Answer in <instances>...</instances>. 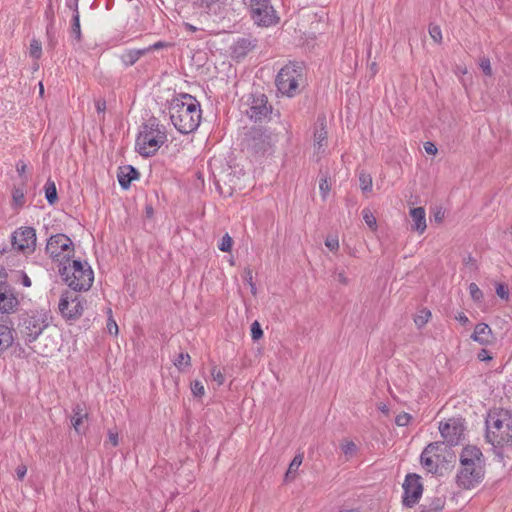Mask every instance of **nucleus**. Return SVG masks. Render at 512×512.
Returning a JSON list of instances; mask_svg holds the SVG:
<instances>
[{"instance_id": "nucleus-1", "label": "nucleus", "mask_w": 512, "mask_h": 512, "mask_svg": "<svg viewBox=\"0 0 512 512\" xmlns=\"http://www.w3.org/2000/svg\"><path fill=\"white\" fill-rule=\"evenodd\" d=\"M201 106L190 94H180L169 105L170 120L181 134L194 132L201 122Z\"/></svg>"}, {"instance_id": "nucleus-2", "label": "nucleus", "mask_w": 512, "mask_h": 512, "mask_svg": "<svg viewBox=\"0 0 512 512\" xmlns=\"http://www.w3.org/2000/svg\"><path fill=\"white\" fill-rule=\"evenodd\" d=\"M485 427L486 441L494 447L495 453L502 457V452L497 450L512 445V412L503 408L490 410Z\"/></svg>"}, {"instance_id": "nucleus-3", "label": "nucleus", "mask_w": 512, "mask_h": 512, "mask_svg": "<svg viewBox=\"0 0 512 512\" xmlns=\"http://www.w3.org/2000/svg\"><path fill=\"white\" fill-rule=\"evenodd\" d=\"M58 272L63 281L75 292L87 291L94 281V272L87 261L66 258L63 264L58 265Z\"/></svg>"}, {"instance_id": "nucleus-4", "label": "nucleus", "mask_w": 512, "mask_h": 512, "mask_svg": "<svg viewBox=\"0 0 512 512\" xmlns=\"http://www.w3.org/2000/svg\"><path fill=\"white\" fill-rule=\"evenodd\" d=\"M167 141L166 127L152 116L141 125L136 138V150L144 157L153 156Z\"/></svg>"}, {"instance_id": "nucleus-5", "label": "nucleus", "mask_w": 512, "mask_h": 512, "mask_svg": "<svg viewBox=\"0 0 512 512\" xmlns=\"http://www.w3.org/2000/svg\"><path fill=\"white\" fill-rule=\"evenodd\" d=\"M50 325L49 311L31 309L19 315L17 329L26 345L35 342Z\"/></svg>"}, {"instance_id": "nucleus-6", "label": "nucleus", "mask_w": 512, "mask_h": 512, "mask_svg": "<svg viewBox=\"0 0 512 512\" xmlns=\"http://www.w3.org/2000/svg\"><path fill=\"white\" fill-rule=\"evenodd\" d=\"M305 67L302 62H290L280 69L276 76V86L280 93L294 97L300 93V86H304Z\"/></svg>"}, {"instance_id": "nucleus-7", "label": "nucleus", "mask_w": 512, "mask_h": 512, "mask_svg": "<svg viewBox=\"0 0 512 512\" xmlns=\"http://www.w3.org/2000/svg\"><path fill=\"white\" fill-rule=\"evenodd\" d=\"M253 22L260 27H269L279 23L280 18L271 0H244Z\"/></svg>"}, {"instance_id": "nucleus-8", "label": "nucleus", "mask_w": 512, "mask_h": 512, "mask_svg": "<svg viewBox=\"0 0 512 512\" xmlns=\"http://www.w3.org/2000/svg\"><path fill=\"white\" fill-rule=\"evenodd\" d=\"M45 250L58 265L63 264L66 258L74 257L75 252L72 240L63 233L50 236Z\"/></svg>"}, {"instance_id": "nucleus-9", "label": "nucleus", "mask_w": 512, "mask_h": 512, "mask_svg": "<svg viewBox=\"0 0 512 512\" xmlns=\"http://www.w3.org/2000/svg\"><path fill=\"white\" fill-rule=\"evenodd\" d=\"M271 146V136L266 129L252 127L245 133L244 149L251 155H263Z\"/></svg>"}, {"instance_id": "nucleus-10", "label": "nucleus", "mask_w": 512, "mask_h": 512, "mask_svg": "<svg viewBox=\"0 0 512 512\" xmlns=\"http://www.w3.org/2000/svg\"><path fill=\"white\" fill-rule=\"evenodd\" d=\"M85 303L84 298L75 291L66 290L60 297L58 308L66 320H77L83 314Z\"/></svg>"}, {"instance_id": "nucleus-11", "label": "nucleus", "mask_w": 512, "mask_h": 512, "mask_svg": "<svg viewBox=\"0 0 512 512\" xmlns=\"http://www.w3.org/2000/svg\"><path fill=\"white\" fill-rule=\"evenodd\" d=\"M36 230L33 227H21L11 236L13 249L23 254H31L36 248Z\"/></svg>"}, {"instance_id": "nucleus-12", "label": "nucleus", "mask_w": 512, "mask_h": 512, "mask_svg": "<svg viewBox=\"0 0 512 512\" xmlns=\"http://www.w3.org/2000/svg\"><path fill=\"white\" fill-rule=\"evenodd\" d=\"M402 487L404 490L402 498L403 505L408 508L414 507L419 502L423 493L421 477L415 473L407 474Z\"/></svg>"}, {"instance_id": "nucleus-13", "label": "nucleus", "mask_w": 512, "mask_h": 512, "mask_svg": "<svg viewBox=\"0 0 512 512\" xmlns=\"http://www.w3.org/2000/svg\"><path fill=\"white\" fill-rule=\"evenodd\" d=\"M484 477L482 464L462 466L456 475V483L462 489H471L479 484Z\"/></svg>"}, {"instance_id": "nucleus-14", "label": "nucleus", "mask_w": 512, "mask_h": 512, "mask_svg": "<svg viewBox=\"0 0 512 512\" xmlns=\"http://www.w3.org/2000/svg\"><path fill=\"white\" fill-rule=\"evenodd\" d=\"M439 431L444 439V441H442L444 447H452L460 444L463 437L464 425L460 420L452 418L447 422H440Z\"/></svg>"}, {"instance_id": "nucleus-15", "label": "nucleus", "mask_w": 512, "mask_h": 512, "mask_svg": "<svg viewBox=\"0 0 512 512\" xmlns=\"http://www.w3.org/2000/svg\"><path fill=\"white\" fill-rule=\"evenodd\" d=\"M20 300L15 288L6 281L0 282V314H14L18 311Z\"/></svg>"}, {"instance_id": "nucleus-16", "label": "nucleus", "mask_w": 512, "mask_h": 512, "mask_svg": "<svg viewBox=\"0 0 512 512\" xmlns=\"http://www.w3.org/2000/svg\"><path fill=\"white\" fill-rule=\"evenodd\" d=\"M258 46L257 38L252 35H243L234 40L230 46V55L236 61L243 60Z\"/></svg>"}, {"instance_id": "nucleus-17", "label": "nucleus", "mask_w": 512, "mask_h": 512, "mask_svg": "<svg viewBox=\"0 0 512 512\" xmlns=\"http://www.w3.org/2000/svg\"><path fill=\"white\" fill-rule=\"evenodd\" d=\"M272 113V106L268 105L267 96L264 94H259L253 96V100L247 110V115L250 119L257 121H263L269 118V115Z\"/></svg>"}, {"instance_id": "nucleus-18", "label": "nucleus", "mask_w": 512, "mask_h": 512, "mask_svg": "<svg viewBox=\"0 0 512 512\" xmlns=\"http://www.w3.org/2000/svg\"><path fill=\"white\" fill-rule=\"evenodd\" d=\"M313 142L315 154L320 155L325 152L328 145L327 120L325 115H319L314 125Z\"/></svg>"}, {"instance_id": "nucleus-19", "label": "nucleus", "mask_w": 512, "mask_h": 512, "mask_svg": "<svg viewBox=\"0 0 512 512\" xmlns=\"http://www.w3.org/2000/svg\"><path fill=\"white\" fill-rule=\"evenodd\" d=\"M444 447L443 442H432L428 444L421 453L420 462L422 466L430 473H436L438 471L437 460H433L434 448Z\"/></svg>"}, {"instance_id": "nucleus-20", "label": "nucleus", "mask_w": 512, "mask_h": 512, "mask_svg": "<svg viewBox=\"0 0 512 512\" xmlns=\"http://www.w3.org/2000/svg\"><path fill=\"white\" fill-rule=\"evenodd\" d=\"M483 454L476 446L468 445L463 448L460 455L461 466H471L472 464H482Z\"/></svg>"}, {"instance_id": "nucleus-21", "label": "nucleus", "mask_w": 512, "mask_h": 512, "mask_svg": "<svg viewBox=\"0 0 512 512\" xmlns=\"http://www.w3.org/2000/svg\"><path fill=\"white\" fill-rule=\"evenodd\" d=\"M471 339L481 345L487 346L493 343L494 336L488 324L479 323L475 326Z\"/></svg>"}, {"instance_id": "nucleus-22", "label": "nucleus", "mask_w": 512, "mask_h": 512, "mask_svg": "<svg viewBox=\"0 0 512 512\" xmlns=\"http://www.w3.org/2000/svg\"><path fill=\"white\" fill-rule=\"evenodd\" d=\"M139 176V171L131 165L119 167V171L117 173L118 182L124 190H127L130 187L131 182L138 179Z\"/></svg>"}, {"instance_id": "nucleus-23", "label": "nucleus", "mask_w": 512, "mask_h": 512, "mask_svg": "<svg viewBox=\"0 0 512 512\" xmlns=\"http://www.w3.org/2000/svg\"><path fill=\"white\" fill-rule=\"evenodd\" d=\"M88 419V413L84 410L81 404H76L72 408L71 424L78 434H85L86 427L84 421Z\"/></svg>"}, {"instance_id": "nucleus-24", "label": "nucleus", "mask_w": 512, "mask_h": 512, "mask_svg": "<svg viewBox=\"0 0 512 512\" xmlns=\"http://www.w3.org/2000/svg\"><path fill=\"white\" fill-rule=\"evenodd\" d=\"M410 216L414 222L412 229L422 234L426 228L425 209L423 207H416L410 210Z\"/></svg>"}, {"instance_id": "nucleus-25", "label": "nucleus", "mask_w": 512, "mask_h": 512, "mask_svg": "<svg viewBox=\"0 0 512 512\" xmlns=\"http://www.w3.org/2000/svg\"><path fill=\"white\" fill-rule=\"evenodd\" d=\"M13 341V329L7 325L0 324V354L11 347Z\"/></svg>"}, {"instance_id": "nucleus-26", "label": "nucleus", "mask_w": 512, "mask_h": 512, "mask_svg": "<svg viewBox=\"0 0 512 512\" xmlns=\"http://www.w3.org/2000/svg\"><path fill=\"white\" fill-rule=\"evenodd\" d=\"M147 50L144 49H133L127 50L121 55V61L128 67L134 65L141 56L145 55Z\"/></svg>"}, {"instance_id": "nucleus-27", "label": "nucleus", "mask_w": 512, "mask_h": 512, "mask_svg": "<svg viewBox=\"0 0 512 512\" xmlns=\"http://www.w3.org/2000/svg\"><path fill=\"white\" fill-rule=\"evenodd\" d=\"M304 455L303 453H298L294 456L291 463L289 464L288 470L285 474L286 481H292L296 477V472L299 469L300 465L303 462Z\"/></svg>"}, {"instance_id": "nucleus-28", "label": "nucleus", "mask_w": 512, "mask_h": 512, "mask_svg": "<svg viewBox=\"0 0 512 512\" xmlns=\"http://www.w3.org/2000/svg\"><path fill=\"white\" fill-rule=\"evenodd\" d=\"M445 501L440 497H435L429 503L422 504L418 512H440L444 508Z\"/></svg>"}, {"instance_id": "nucleus-29", "label": "nucleus", "mask_w": 512, "mask_h": 512, "mask_svg": "<svg viewBox=\"0 0 512 512\" xmlns=\"http://www.w3.org/2000/svg\"><path fill=\"white\" fill-rule=\"evenodd\" d=\"M44 188H45V198H46L47 202L50 205L55 204L58 201V194H57L55 182L49 178L47 180Z\"/></svg>"}, {"instance_id": "nucleus-30", "label": "nucleus", "mask_w": 512, "mask_h": 512, "mask_svg": "<svg viewBox=\"0 0 512 512\" xmlns=\"http://www.w3.org/2000/svg\"><path fill=\"white\" fill-rule=\"evenodd\" d=\"M226 0H195V5L199 8L205 9L207 11H216L222 5H224Z\"/></svg>"}, {"instance_id": "nucleus-31", "label": "nucleus", "mask_w": 512, "mask_h": 512, "mask_svg": "<svg viewBox=\"0 0 512 512\" xmlns=\"http://www.w3.org/2000/svg\"><path fill=\"white\" fill-rule=\"evenodd\" d=\"M12 202L16 208H21L25 204V191L23 187H14L12 191Z\"/></svg>"}, {"instance_id": "nucleus-32", "label": "nucleus", "mask_w": 512, "mask_h": 512, "mask_svg": "<svg viewBox=\"0 0 512 512\" xmlns=\"http://www.w3.org/2000/svg\"><path fill=\"white\" fill-rule=\"evenodd\" d=\"M372 177L369 173L361 172L359 174V185L363 193L372 191Z\"/></svg>"}, {"instance_id": "nucleus-33", "label": "nucleus", "mask_w": 512, "mask_h": 512, "mask_svg": "<svg viewBox=\"0 0 512 512\" xmlns=\"http://www.w3.org/2000/svg\"><path fill=\"white\" fill-rule=\"evenodd\" d=\"M71 34L80 42L82 39L81 27H80V14H73L71 20Z\"/></svg>"}, {"instance_id": "nucleus-34", "label": "nucleus", "mask_w": 512, "mask_h": 512, "mask_svg": "<svg viewBox=\"0 0 512 512\" xmlns=\"http://www.w3.org/2000/svg\"><path fill=\"white\" fill-rule=\"evenodd\" d=\"M174 365L178 370H183L191 366V357L188 353H180L174 361Z\"/></svg>"}, {"instance_id": "nucleus-35", "label": "nucleus", "mask_w": 512, "mask_h": 512, "mask_svg": "<svg viewBox=\"0 0 512 512\" xmlns=\"http://www.w3.org/2000/svg\"><path fill=\"white\" fill-rule=\"evenodd\" d=\"M431 317V312L428 309H422L419 311V313L414 318V322L418 328H422L426 325L428 320Z\"/></svg>"}, {"instance_id": "nucleus-36", "label": "nucleus", "mask_w": 512, "mask_h": 512, "mask_svg": "<svg viewBox=\"0 0 512 512\" xmlns=\"http://www.w3.org/2000/svg\"><path fill=\"white\" fill-rule=\"evenodd\" d=\"M233 240L232 237L226 233L222 239L221 242L218 245L219 250L222 252H230L232 249Z\"/></svg>"}, {"instance_id": "nucleus-37", "label": "nucleus", "mask_w": 512, "mask_h": 512, "mask_svg": "<svg viewBox=\"0 0 512 512\" xmlns=\"http://www.w3.org/2000/svg\"><path fill=\"white\" fill-rule=\"evenodd\" d=\"M41 54H42L41 43L38 40L33 39L30 42V55L35 59H39L41 57Z\"/></svg>"}, {"instance_id": "nucleus-38", "label": "nucleus", "mask_w": 512, "mask_h": 512, "mask_svg": "<svg viewBox=\"0 0 512 512\" xmlns=\"http://www.w3.org/2000/svg\"><path fill=\"white\" fill-rule=\"evenodd\" d=\"M251 337L254 341H257L263 337V330L258 321H254L251 324Z\"/></svg>"}, {"instance_id": "nucleus-39", "label": "nucleus", "mask_w": 512, "mask_h": 512, "mask_svg": "<svg viewBox=\"0 0 512 512\" xmlns=\"http://www.w3.org/2000/svg\"><path fill=\"white\" fill-rule=\"evenodd\" d=\"M429 35L436 43H441L442 41V32L441 28L438 25H430L429 26Z\"/></svg>"}, {"instance_id": "nucleus-40", "label": "nucleus", "mask_w": 512, "mask_h": 512, "mask_svg": "<svg viewBox=\"0 0 512 512\" xmlns=\"http://www.w3.org/2000/svg\"><path fill=\"white\" fill-rule=\"evenodd\" d=\"M363 219L365 223L369 226L371 229H375L377 226L376 218L373 216V214L368 209H364L362 211Z\"/></svg>"}, {"instance_id": "nucleus-41", "label": "nucleus", "mask_w": 512, "mask_h": 512, "mask_svg": "<svg viewBox=\"0 0 512 512\" xmlns=\"http://www.w3.org/2000/svg\"><path fill=\"white\" fill-rule=\"evenodd\" d=\"M412 419V416L409 413L403 412L396 416L395 423L398 426L404 427L407 426Z\"/></svg>"}, {"instance_id": "nucleus-42", "label": "nucleus", "mask_w": 512, "mask_h": 512, "mask_svg": "<svg viewBox=\"0 0 512 512\" xmlns=\"http://www.w3.org/2000/svg\"><path fill=\"white\" fill-rule=\"evenodd\" d=\"M191 391L195 397H202L205 393L203 384L198 380L191 383Z\"/></svg>"}, {"instance_id": "nucleus-43", "label": "nucleus", "mask_w": 512, "mask_h": 512, "mask_svg": "<svg viewBox=\"0 0 512 512\" xmlns=\"http://www.w3.org/2000/svg\"><path fill=\"white\" fill-rule=\"evenodd\" d=\"M211 376L215 382H217L218 386L223 385L225 381L224 374L221 372L220 369L217 368V366H213L211 369Z\"/></svg>"}, {"instance_id": "nucleus-44", "label": "nucleus", "mask_w": 512, "mask_h": 512, "mask_svg": "<svg viewBox=\"0 0 512 512\" xmlns=\"http://www.w3.org/2000/svg\"><path fill=\"white\" fill-rule=\"evenodd\" d=\"M469 292H470L471 298L474 301H480L483 298L482 291L475 283H471L469 285Z\"/></svg>"}, {"instance_id": "nucleus-45", "label": "nucleus", "mask_w": 512, "mask_h": 512, "mask_svg": "<svg viewBox=\"0 0 512 512\" xmlns=\"http://www.w3.org/2000/svg\"><path fill=\"white\" fill-rule=\"evenodd\" d=\"M341 449L346 456H352L356 452L357 446L353 441H347L341 445Z\"/></svg>"}, {"instance_id": "nucleus-46", "label": "nucleus", "mask_w": 512, "mask_h": 512, "mask_svg": "<svg viewBox=\"0 0 512 512\" xmlns=\"http://www.w3.org/2000/svg\"><path fill=\"white\" fill-rule=\"evenodd\" d=\"M325 246L331 251H337L339 248V240L336 236H328L325 240Z\"/></svg>"}, {"instance_id": "nucleus-47", "label": "nucleus", "mask_w": 512, "mask_h": 512, "mask_svg": "<svg viewBox=\"0 0 512 512\" xmlns=\"http://www.w3.org/2000/svg\"><path fill=\"white\" fill-rule=\"evenodd\" d=\"M496 294L501 298L508 300L509 299V290L508 287L502 283L496 284Z\"/></svg>"}, {"instance_id": "nucleus-48", "label": "nucleus", "mask_w": 512, "mask_h": 512, "mask_svg": "<svg viewBox=\"0 0 512 512\" xmlns=\"http://www.w3.org/2000/svg\"><path fill=\"white\" fill-rule=\"evenodd\" d=\"M480 68L485 75L492 76L493 73L489 58L484 57L480 60Z\"/></svg>"}, {"instance_id": "nucleus-49", "label": "nucleus", "mask_w": 512, "mask_h": 512, "mask_svg": "<svg viewBox=\"0 0 512 512\" xmlns=\"http://www.w3.org/2000/svg\"><path fill=\"white\" fill-rule=\"evenodd\" d=\"M111 313H112V311H111V309H109L110 317L108 318V321H107V330L110 334L117 335L118 334V325L115 322V320L112 318Z\"/></svg>"}, {"instance_id": "nucleus-50", "label": "nucleus", "mask_w": 512, "mask_h": 512, "mask_svg": "<svg viewBox=\"0 0 512 512\" xmlns=\"http://www.w3.org/2000/svg\"><path fill=\"white\" fill-rule=\"evenodd\" d=\"M15 473L17 478L22 481L27 473V466L25 464H20L15 469Z\"/></svg>"}, {"instance_id": "nucleus-51", "label": "nucleus", "mask_w": 512, "mask_h": 512, "mask_svg": "<svg viewBox=\"0 0 512 512\" xmlns=\"http://www.w3.org/2000/svg\"><path fill=\"white\" fill-rule=\"evenodd\" d=\"M319 188H320V191L322 193L323 198H325L326 195L328 194V192L330 191V188H329V185H328V182H327L326 178H322L320 180Z\"/></svg>"}, {"instance_id": "nucleus-52", "label": "nucleus", "mask_w": 512, "mask_h": 512, "mask_svg": "<svg viewBox=\"0 0 512 512\" xmlns=\"http://www.w3.org/2000/svg\"><path fill=\"white\" fill-rule=\"evenodd\" d=\"M478 360L480 361H490L492 360V356L489 351L486 349H481L477 355Z\"/></svg>"}, {"instance_id": "nucleus-53", "label": "nucleus", "mask_w": 512, "mask_h": 512, "mask_svg": "<svg viewBox=\"0 0 512 512\" xmlns=\"http://www.w3.org/2000/svg\"><path fill=\"white\" fill-rule=\"evenodd\" d=\"M66 6L73 11V14H79L78 0H66Z\"/></svg>"}, {"instance_id": "nucleus-54", "label": "nucleus", "mask_w": 512, "mask_h": 512, "mask_svg": "<svg viewBox=\"0 0 512 512\" xmlns=\"http://www.w3.org/2000/svg\"><path fill=\"white\" fill-rule=\"evenodd\" d=\"M95 107L98 113H103L106 110V101L104 99H98L95 101Z\"/></svg>"}, {"instance_id": "nucleus-55", "label": "nucleus", "mask_w": 512, "mask_h": 512, "mask_svg": "<svg viewBox=\"0 0 512 512\" xmlns=\"http://www.w3.org/2000/svg\"><path fill=\"white\" fill-rule=\"evenodd\" d=\"M424 148L428 154H436L437 153V147L432 142H426L424 144Z\"/></svg>"}, {"instance_id": "nucleus-56", "label": "nucleus", "mask_w": 512, "mask_h": 512, "mask_svg": "<svg viewBox=\"0 0 512 512\" xmlns=\"http://www.w3.org/2000/svg\"><path fill=\"white\" fill-rule=\"evenodd\" d=\"M27 165L23 161H19L16 165L17 172L20 177H24Z\"/></svg>"}, {"instance_id": "nucleus-57", "label": "nucleus", "mask_w": 512, "mask_h": 512, "mask_svg": "<svg viewBox=\"0 0 512 512\" xmlns=\"http://www.w3.org/2000/svg\"><path fill=\"white\" fill-rule=\"evenodd\" d=\"M336 279L339 283L343 285H347L349 283V279L347 278L343 271L337 273Z\"/></svg>"}, {"instance_id": "nucleus-58", "label": "nucleus", "mask_w": 512, "mask_h": 512, "mask_svg": "<svg viewBox=\"0 0 512 512\" xmlns=\"http://www.w3.org/2000/svg\"><path fill=\"white\" fill-rule=\"evenodd\" d=\"M108 436H109V440H110L111 444H112L114 447L118 446V444H119V441H118V434H117V433H114V432H112V431H109Z\"/></svg>"}, {"instance_id": "nucleus-59", "label": "nucleus", "mask_w": 512, "mask_h": 512, "mask_svg": "<svg viewBox=\"0 0 512 512\" xmlns=\"http://www.w3.org/2000/svg\"><path fill=\"white\" fill-rule=\"evenodd\" d=\"M456 320L459 321L462 325H467L469 323L468 317L463 312L458 313Z\"/></svg>"}, {"instance_id": "nucleus-60", "label": "nucleus", "mask_w": 512, "mask_h": 512, "mask_svg": "<svg viewBox=\"0 0 512 512\" xmlns=\"http://www.w3.org/2000/svg\"><path fill=\"white\" fill-rule=\"evenodd\" d=\"M166 46V43L165 42H162V41H158L156 43H154L153 45L149 46L148 48H146L145 50L148 51H151V50H158L160 48H163Z\"/></svg>"}, {"instance_id": "nucleus-61", "label": "nucleus", "mask_w": 512, "mask_h": 512, "mask_svg": "<svg viewBox=\"0 0 512 512\" xmlns=\"http://www.w3.org/2000/svg\"><path fill=\"white\" fill-rule=\"evenodd\" d=\"M21 283L25 287H30L31 286V280L28 277V275L26 273H24V272H21Z\"/></svg>"}, {"instance_id": "nucleus-62", "label": "nucleus", "mask_w": 512, "mask_h": 512, "mask_svg": "<svg viewBox=\"0 0 512 512\" xmlns=\"http://www.w3.org/2000/svg\"><path fill=\"white\" fill-rule=\"evenodd\" d=\"M246 278L249 280L250 282V285H251V288H252V292H254L255 290V285L252 283V272L251 270H247L246 271Z\"/></svg>"}, {"instance_id": "nucleus-63", "label": "nucleus", "mask_w": 512, "mask_h": 512, "mask_svg": "<svg viewBox=\"0 0 512 512\" xmlns=\"http://www.w3.org/2000/svg\"><path fill=\"white\" fill-rule=\"evenodd\" d=\"M184 27H185V29H186L187 31L192 32V33L196 32V31L198 30V28H197V27L193 26V25H192V24H190V23H184Z\"/></svg>"}, {"instance_id": "nucleus-64", "label": "nucleus", "mask_w": 512, "mask_h": 512, "mask_svg": "<svg viewBox=\"0 0 512 512\" xmlns=\"http://www.w3.org/2000/svg\"><path fill=\"white\" fill-rule=\"evenodd\" d=\"M442 450H443V447L434 448V453H432V455L437 459V461H439L440 457H441V455L438 454L437 452L442 451Z\"/></svg>"}]
</instances>
